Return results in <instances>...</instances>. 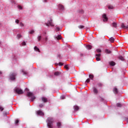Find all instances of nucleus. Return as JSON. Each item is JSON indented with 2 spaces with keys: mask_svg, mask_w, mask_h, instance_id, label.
I'll return each instance as SVG.
<instances>
[{
  "mask_svg": "<svg viewBox=\"0 0 128 128\" xmlns=\"http://www.w3.org/2000/svg\"><path fill=\"white\" fill-rule=\"evenodd\" d=\"M48 126L49 128H52V124L54 123V118L49 117L47 119Z\"/></svg>",
  "mask_w": 128,
  "mask_h": 128,
  "instance_id": "nucleus-1",
  "label": "nucleus"
},
{
  "mask_svg": "<svg viewBox=\"0 0 128 128\" xmlns=\"http://www.w3.org/2000/svg\"><path fill=\"white\" fill-rule=\"evenodd\" d=\"M46 26H54V24H52V18H50L48 20V22L46 23Z\"/></svg>",
  "mask_w": 128,
  "mask_h": 128,
  "instance_id": "nucleus-2",
  "label": "nucleus"
},
{
  "mask_svg": "<svg viewBox=\"0 0 128 128\" xmlns=\"http://www.w3.org/2000/svg\"><path fill=\"white\" fill-rule=\"evenodd\" d=\"M14 91L16 92V94H24L22 90V89H20L19 88H16Z\"/></svg>",
  "mask_w": 128,
  "mask_h": 128,
  "instance_id": "nucleus-3",
  "label": "nucleus"
},
{
  "mask_svg": "<svg viewBox=\"0 0 128 128\" xmlns=\"http://www.w3.org/2000/svg\"><path fill=\"white\" fill-rule=\"evenodd\" d=\"M16 76V73H12L10 74V78L11 80H14Z\"/></svg>",
  "mask_w": 128,
  "mask_h": 128,
  "instance_id": "nucleus-4",
  "label": "nucleus"
},
{
  "mask_svg": "<svg viewBox=\"0 0 128 128\" xmlns=\"http://www.w3.org/2000/svg\"><path fill=\"white\" fill-rule=\"evenodd\" d=\"M27 96H31L32 100H36V97L34 96V94H32V92H28L27 94Z\"/></svg>",
  "mask_w": 128,
  "mask_h": 128,
  "instance_id": "nucleus-5",
  "label": "nucleus"
},
{
  "mask_svg": "<svg viewBox=\"0 0 128 128\" xmlns=\"http://www.w3.org/2000/svg\"><path fill=\"white\" fill-rule=\"evenodd\" d=\"M92 90H93V92L95 94H98V88H96L95 87H94L92 88Z\"/></svg>",
  "mask_w": 128,
  "mask_h": 128,
  "instance_id": "nucleus-6",
  "label": "nucleus"
},
{
  "mask_svg": "<svg viewBox=\"0 0 128 128\" xmlns=\"http://www.w3.org/2000/svg\"><path fill=\"white\" fill-rule=\"evenodd\" d=\"M103 22H108V17H106V14H104L102 15Z\"/></svg>",
  "mask_w": 128,
  "mask_h": 128,
  "instance_id": "nucleus-7",
  "label": "nucleus"
},
{
  "mask_svg": "<svg viewBox=\"0 0 128 128\" xmlns=\"http://www.w3.org/2000/svg\"><path fill=\"white\" fill-rule=\"evenodd\" d=\"M36 114L38 116H44V112L42 111L39 110L36 112Z\"/></svg>",
  "mask_w": 128,
  "mask_h": 128,
  "instance_id": "nucleus-8",
  "label": "nucleus"
},
{
  "mask_svg": "<svg viewBox=\"0 0 128 128\" xmlns=\"http://www.w3.org/2000/svg\"><path fill=\"white\" fill-rule=\"evenodd\" d=\"M58 8L61 10H64V6L62 5V4H59Z\"/></svg>",
  "mask_w": 128,
  "mask_h": 128,
  "instance_id": "nucleus-9",
  "label": "nucleus"
},
{
  "mask_svg": "<svg viewBox=\"0 0 128 128\" xmlns=\"http://www.w3.org/2000/svg\"><path fill=\"white\" fill-rule=\"evenodd\" d=\"M113 92H114V94H118V91L116 88H114Z\"/></svg>",
  "mask_w": 128,
  "mask_h": 128,
  "instance_id": "nucleus-10",
  "label": "nucleus"
},
{
  "mask_svg": "<svg viewBox=\"0 0 128 128\" xmlns=\"http://www.w3.org/2000/svg\"><path fill=\"white\" fill-rule=\"evenodd\" d=\"M121 28H128V25L125 26L124 23H122L121 25Z\"/></svg>",
  "mask_w": 128,
  "mask_h": 128,
  "instance_id": "nucleus-11",
  "label": "nucleus"
},
{
  "mask_svg": "<svg viewBox=\"0 0 128 128\" xmlns=\"http://www.w3.org/2000/svg\"><path fill=\"white\" fill-rule=\"evenodd\" d=\"M118 58H119V60H122V62H124V56H118Z\"/></svg>",
  "mask_w": 128,
  "mask_h": 128,
  "instance_id": "nucleus-12",
  "label": "nucleus"
},
{
  "mask_svg": "<svg viewBox=\"0 0 128 128\" xmlns=\"http://www.w3.org/2000/svg\"><path fill=\"white\" fill-rule=\"evenodd\" d=\"M60 72H56L54 73V76H60Z\"/></svg>",
  "mask_w": 128,
  "mask_h": 128,
  "instance_id": "nucleus-13",
  "label": "nucleus"
},
{
  "mask_svg": "<svg viewBox=\"0 0 128 128\" xmlns=\"http://www.w3.org/2000/svg\"><path fill=\"white\" fill-rule=\"evenodd\" d=\"M42 100L44 102H48V99L44 97H42Z\"/></svg>",
  "mask_w": 128,
  "mask_h": 128,
  "instance_id": "nucleus-14",
  "label": "nucleus"
},
{
  "mask_svg": "<svg viewBox=\"0 0 128 128\" xmlns=\"http://www.w3.org/2000/svg\"><path fill=\"white\" fill-rule=\"evenodd\" d=\"M110 66H116V63L114 62H110Z\"/></svg>",
  "mask_w": 128,
  "mask_h": 128,
  "instance_id": "nucleus-15",
  "label": "nucleus"
},
{
  "mask_svg": "<svg viewBox=\"0 0 128 128\" xmlns=\"http://www.w3.org/2000/svg\"><path fill=\"white\" fill-rule=\"evenodd\" d=\"M109 40L110 42H114V38L111 37L110 38H109Z\"/></svg>",
  "mask_w": 128,
  "mask_h": 128,
  "instance_id": "nucleus-16",
  "label": "nucleus"
},
{
  "mask_svg": "<svg viewBox=\"0 0 128 128\" xmlns=\"http://www.w3.org/2000/svg\"><path fill=\"white\" fill-rule=\"evenodd\" d=\"M112 26L114 28H116V26H118V24H116V23L114 22L112 23Z\"/></svg>",
  "mask_w": 128,
  "mask_h": 128,
  "instance_id": "nucleus-17",
  "label": "nucleus"
},
{
  "mask_svg": "<svg viewBox=\"0 0 128 128\" xmlns=\"http://www.w3.org/2000/svg\"><path fill=\"white\" fill-rule=\"evenodd\" d=\"M56 126L58 128H60V126H62V123L60 122H57Z\"/></svg>",
  "mask_w": 128,
  "mask_h": 128,
  "instance_id": "nucleus-18",
  "label": "nucleus"
},
{
  "mask_svg": "<svg viewBox=\"0 0 128 128\" xmlns=\"http://www.w3.org/2000/svg\"><path fill=\"white\" fill-rule=\"evenodd\" d=\"M105 52H106V54H112V51H110L108 49H106Z\"/></svg>",
  "mask_w": 128,
  "mask_h": 128,
  "instance_id": "nucleus-19",
  "label": "nucleus"
},
{
  "mask_svg": "<svg viewBox=\"0 0 128 128\" xmlns=\"http://www.w3.org/2000/svg\"><path fill=\"white\" fill-rule=\"evenodd\" d=\"M34 50H36V52H40V49L36 47V46L34 48Z\"/></svg>",
  "mask_w": 128,
  "mask_h": 128,
  "instance_id": "nucleus-20",
  "label": "nucleus"
},
{
  "mask_svg": "<svg viewBox=\"0 0 128 128\" xmlns=\"http://www.w3.org/2000/svg\"><path fill=\"white\" fill-rule=\"evenodd\" d=\"M38 42H40V40H42V36H38L37 37Z\"/></svg>",
  "mask_w": 128,
  "mask_h": 128,
  "instance_id": "nucleus-21",
  "label": "nucleus"
},
{
  "mask_svg": "<svg viewBox=\"0 0 128 128\" xmlns=\"http://www.w3.org/2000/svg\"><path fill=\"white\" fill-rule=\"evenodd\" d=\"M56 38L58 40H60V38H62V36L58 35L56 37Z\"/></svg>",
  "mask_w": 128,
  "mask_h": 128,
  "instance_id": "nucleus-22",
  "label": "nucleus"
},
{
  "mask_svg": "<svg viewBox=\"0 0 128 128\" xmlns=\"http://www.w3.org/2000/svg\"><path fill=\"white\" fill-rule=\"evenodd\" d=\"M74 110H80V108L78 106H74Z\"/></svg>",
  "mask_w": 128,
  "mask_h": 128,
  "instance_id": "nucleus-23",
  "label": "nucleus"
},
{
  "mask_svg": "<svg viewBox=\"0 0 128 128\" xmlns=\"http://www.w3.org/2000/svg\"><path fill=\"white\" fill-rule=\"evenodd\" d=\"M92 46L90 45H88L86 46V48H88V50H92Z\"/></svg>",
  "mask_w": 128,
  "mask_h": 128,
  "instance_id": "nucleus-24",
  "label": "nucleus"
},
{
  "mask_svg": "<svg viewBox=\"0 0 128 128\" xmlns=\"http://www.w3.org/2000/svg\"><path fill=\"white\" fill-rule=\"evenodd\" d=\"M116 106H118V108H122V104H120V103H117Z\"/></svg>",
  "mask_w": 128,
  "mask_h": 128,
  "instance_id": "nucleus-25",
  "label": "nucleus"
},
{
  "mask_svg": "<svg viewBox=\"0 0 128 128\" xmlns=\"http://www.w3.org/2000/svg\"><path fill=\"white\" fill-rule=\"evenodd\" d=\"M89 78H90V80H93L94 79V75L90 74L89 75Z\"/></svg>",
  "mask_w": 128,
  "mask_h": 128,
  "instance_id": "nucleus-26",
  "label": "nucleus"
},
{
  "mask_svg": "<svg viewBox=\"0 0 128 128\" xmlns=\"http://www.w3.org/2000/svg\"><path fill=\"white\" fill-rule=\"evenodd\" d=\"M108 8L109 10H112V8H114V6H108Z\"/></svg>",
  "mask_w": 128,
  "mask_h": 128,
  "instance_id": "nucleus-27",
  "label": "nucleus"
},
{
  "mask_svg": "<svg viewBox=\"0 0 128 128\" xmlns=\"http://www.w3.org/2000/svg\"><path fill=\"white\" fill-rule=\"evenodd\" d=\"M78 28H84V26H82V25H80L79 26H78Z\"/></svg>",
  "mask_w": 128,
  "mask_h": 128,
  "instance_id": "nucleus-28",
  "label": "nucleus"
},
{
  "mask_svg": "<svg viewBox=\"0 0 128 128\" xmlns=\"http://www.w3.org/2000/svg\"><path fill=\"white\" fill-rule=\"evenodd\" d=\"M64 68H66V70H70V68H68V65H66L64 66Z\"/></svg>",
  "mask_w": 128,
  "mask_h": 128,
  "instance_id": "nucleus-29",
  "label": "nucleus"
},
{
  "mask_svg": "<svg viewBox=\"0 0 128 128\" xmlns=\"http://www.w3.org/2000/svg\"><path fill=\"white\" fill-rule=\"evenodd\" d=\"M34 30H31L30 32H29V34H34Z\"/></svg>",
  "mask_w": 128,
  "mask_h": 128,
  "instance_id": "nucleus-30",
  "label": "nucleus"
},
{
  "mask_svg": "<svg viewBox=\"0 0 128 128\" xmlns=\"http://www.w3.org/2000/svg\"><path fill=\"white\" fill-rule=\"evenodd\" d=\"M18 8L19 10H22V7L20 5L18 6Z\"/></svg>",
  "mask_w": 128,
  "mask_h": 128,
  "instance_id": "nucleus-31",
  "label": "nucleus"
},
{
  "mask_svg": "<svg viewBox=\"0 0 128 128\" xmlns=\"http://www.w3.org/2000/svg\"><path fill=\"white\" fill-rule=\"evenodd\" d=\"M17 38H22V35L20 34H17Z\"/></svg>",
  "mask_w": 128,
  "mask_h": 128,
  "instance_id": "nucleus-32",
  "label": "nucleus"
},
{
  "mask_svg": "<svg viewBox=\"0 0 128 128\" xmlns=\"http://www.w3.org/2000/svg\"><path fill=\"white\" fill-rule=\"evenodd\" d=\"M96 51L97 52H102V50H100V49H97L96 50Z\"/></svg>",
  "mask_w": 128,
  "mask_h": 128,
  "instance_id": "nucleus-33",
  "label": "nucleus"
},
{
  "mask_svg": "<svg viewBox=\"0 0 128 128\" xmlns=\"http://www.w3.org/2000/svg\"><path fill=\"white\" fill-rule=\"evenodd\" d=\"M96 60H97V62H99V60H100V57H96Z\"/></svg>",
  "mask_w": 128,
  "mask_h": 128,
  "instance_id": "nucleus-34",
  "label": "nucleus"
},
{
  "mask_svg": "<svg viewBox=\"0 0 128 128\" xmlns=\"http://www.w3.org/2000/svg\"><path fill=\"white\" fill-rule=\"evenodd\" d=\"M60 28H58V27L56 28V32H60Z\"/></svg>",
  "mask_w": 128,
  "mask_h": 128,
  "instance_id": "nucleus-35",
  "label": "nucleus"
},
{
  "mask_svg": "<svg viewBox=\"0 0 128 128\" xmlns=\"http://www.w3.org/2000/svg\"><path fill=\"white\" fill-rule=\"evenodd\" d=\"M20 122V120H16L15 122V124H18V122Z\"/></svg>",
  "mask_w": 128,
  "mask_h": 128,
  "instance_id": "nucleus-36",
  "label": "nucleus"
},
{
  "mask_svg": "<svg viewBox=\"0 0 128 128\" xmlns=\"http://www.w3.org/2000/svg\"><path fill=\"white\" fill-rule=\"evenodd\" d=\"M98 86L100 87V86H102V83H98Z\"/></svg>",
  "mask_w": 128,
  "mask_h": 128,
  "instance_id": "nucleus-37",
  "label": "nucleus"
},
{
  "mask_svg": "<svg viewBox=\"0 0 128 128\" xmlns=\"http://www.w3.org/2000/svg\"><path fill=\"white\" fill-rule=\"evenodd\" d=\"M60 98H61V100H64V98H66V96H61Z\"/></svg>",
  "mask_w": 128,
  "mask_h": 128,
  "instance_id": "nucleus-38",
  "label": "nucleus"
},
{
  "mask_svg": "<svg viewBox=\"0 0 128 128\" xmlns=\"http://www.w3.org/2000/svg\"><path fill=\"white\" fill-rule=\"evenodd\" d=\"M22 72L24 73V74H27V72H26L24 71V70H22Z\"/></svg>",
  "mask_w": 128,
  "mask_h": 128,
  "instance_id": "nucleus-39",
  "label": "nucleus"
},
{
  "mask_svg": "<svg viewBox=\"0 0 128 128\" xmlns=\"http://www.w3.org/2000/svg\"><path fill=\"white\" fill-rule=\"evenodd\" d=\"M15 22H16V24H18V23L20 22V20H16Z\"/></svg>",
  "mask_w": 128,
  "mask_h": 128,
  "instance_id": "nucleus-40",
  "label": "nucleus"
},
{
  "mask_svg": "<svg viewBox=\"0 0 128 128\" xmlns=\"http://www.w3.org/2000/svg\"><path fill=\"white\" fill-rule=\"evenodd\" d=\"M42 106H44V104H40L39 105V108H42Z\"/></svg>",
  "mask_w": 128,
  "mask_h": 128,
  "instance_id": "nucleus-41",
  "label": "nucleus"
},
{
  "mask_svg": "<svg viewBox=\"0 0 128 128\" xmlns=\"http://www.w3.org/2000/svg\"><path fill=\"white\" fill-rule=\"evenodd\" d=\"M96 56H98V58H99L100 56V54H96Z\"/></svg>",
  "mask_w": 128,
  "mask_h": 128,
  "instance_id": "nucleus-42",
  "label": "nucleus"
},
{
  "mask_svg": "<svg viewBox=\"0 0 128 128\" xmlns=\"http://www.w3.org/2000/svg\"><path fill=\"white\" fill-rule=\"evenodd\" d=\"M59 66H64V63L62 62H59Z\"/></svg>",
  "mask_w": 128,
  "mask_h": 128,
  "instance_id": "nucleus-43",
  "label": "nucleus"
},
{
  "mask_svg": "<svg viewBox=\"0 0 128 128\" xmlns=\"http://www.w3.org/2000/svg\"><path fill=\"white\" fill-rule=\"evenodd\" d=\"M24 24L22 22H20V26H24Z\"/></svg>",
  "mask_w": 128,
  "mask_h": 128,
  "instance_id": "nucleus-44",
  "label": "nucleus"
},
{
  "mask_svg": "<svg viewBox=\"0 0 128 128\" xmlns=\"http://www.w3.org/2000/svg\"><path fill=\"white\" fill-rule=\"evenodd\" d=\"M0 110L1 112H2V110H4V108L0 107Z\"/></svg>",
  "mask_w": 128,
  "mask_h": 128,
  "instance_id": "nucleus-45",
  "label": "nucleus"
},
{
  "mask_svg": "<svg viewBox=\"0 0 128 128\" xmlns=\"http://www.w3.org/2000/svg\"><path fill=\"white\" fill-rule=\"evenodd\" d=\"M90 78H88V79H87L86 80V82H90Z\"/></svg>",
  "mask_w": 128,
  "mask_h": 128,
  "instance_id": "nucleus-46",
  "label": "nucleus"
},
{
  "mask_svg": "<svg viewBox=\"0 0 128 128\" xmlns=\"http://www.w3.org/2000/svg\"><path fill=\"white\" fill-rule=\"evenodd\" d=\"M44 40L46 42L48 40V36H46Z\"/></svg>",
  "mask_w": 128,
  "mask_h": 128,
  "instance_id": "nucleus-47",
  "label": "nucleus"
},
{
  "mask_svg": "<svg viewBox=\"0 0 128 128\" xmlns=\"http://www.w3.org/2000/svg\"><path fill=\"white\" fill-rule=\"evenodd\" d=\"M22 46H26V42H23L22 43Z\"/></svg>",
  "mask_w": 128,
  "mask_h": 128,
  "instance_id": "nucleus-48",
  "label": "nucleus"
},
{
  "mask_svg": "<svg viewBox=\"0 0 128 128\" xmlns=\"http://www.w3.org/2000/svg\"><path fill=\"white\" fill-rule=\"evenodd\" d=\"M58 57L59 58H62L60 57V54H58Z\"/></svg>",
  "mask_w": 128,
  "mask_h": 128,
  "instance_id": "nucleus-49",
  "label": "nucleus"
},
{
  "mask_svg": "<svg viewBox=\"0 0 128 128\" xmlns=\"http://www.w3.org/2000/svg\"><path fill=\"white\" fill-rule=\"evenodd\" d=\"M80 12H81V14H83L84 10H82Z\"/></svg>",
  "mask_w": 128,
  "mask_h": 128,
  "instance_id": "nucleus-50",
  "label": "nucleus"
},
{
  "mask_svg": "<svg viewBox=\"0 0 128 128\" xmlns=\"http://www.w3.org/2000/svg\"><path fill=\"white\" fill-rule=\"evenodd\" d=\"M44 34H46V32H44Z\"/></svg>",
  "mask_w": 128,
  "mask_h": 128,
  "instance_id": "nucleus-51",
  "label": "nucleus"
},
{
  "mask_svg": "<svg viewBox=\"0 0 128 128\" xmlns=\"http://www.w3.org/2000/svg\"><path fill=\"white\" fill-rule=\"evenodd\" d=\"M2 74V71H0V74Z\"/></svg>",
  "mask_w": 128,
  "mask_h": 128,
  "instance_id": "nucleus-52",
  "label": "nucleus"
},
{
  "mask_svg": "<svg viewBox=\"0 0 128 128\" xmlns=\"http://www.w3.org/2000/svg\"><path fill=\"white\" fill-rule=\"evenodd\" d=\"M45 2H46V0H45Z\"/></svg>",
  "mask_w": 128,
  "mask_h": 128,
  "instance_id": "nucleus-53",
  "label": "nucleus"
},
{
  "mask_svg": "<svg viewBox=\"0 0 128 128\" xmlns=\"http://www.w3.org/2000/svg\"><path fill=\"white\" fill-rule=\"evenodd\" d=\"M127 8L128 9V6L127 7Z\"/></svg>",
  "mask_w": 128,
  "mask_h": 128,
  "instance_id": "nucleus-54",
  "label": "nucleus"
}]
</instances>
